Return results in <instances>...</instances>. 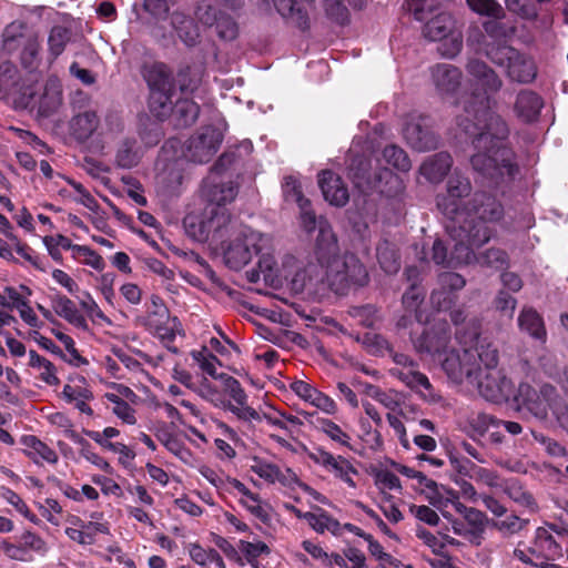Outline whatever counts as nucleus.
Returning a JSON list of instances; mask_svg holds the SVG:
<instances>
[{"mask_svg":"<svg viewBox=\"0 0 568 568\" xmlns=\"http://www.w3.org/2000/svg\"><path fill=\"white\" fill-rule=\"evenodd\" d=\"M52 333L55 338L64 345L65 349L71 355L72 358L69 361L71 365L79 367L89 364V361L83 357L75 348V343L71 336L55 329H52Z\"/></svg>","mask_w":568,"mask_h":568,"instance_id":"680f3d73","label":"nucleus"},{"mask_svg":"<svg viewBox=\"0 0 568 568\" xmlns=\"http://www.w3.org/2000/svg\"><path fill=\"white\" fill-rule=\"evenodd\" d=\"M115 160L118 165L123 169H131L138 165L139 156L136 152L133 151V142L124 140L116 152Z\"/></svg>","mask_w":568,"mask_h":568,"instance_id":"e2e57ef3","label":"nucleus"},{"mask_svg":"<svg viewBox=\"0 0 568 568\" xmlns=\"http://www.w3.org/2000/svg\"><path fill=\"white\" fill-rule=\"evenodd\" d=\"M516 51L517 49L511 45L491 44L488 45L486 55L494 64L506 70Z\"/></svg>","mask_w":568,"mask_h":568,"instance_id":"3c124183","label":"nucleus"},{"mask_svg":"<svg viewBox=\"0 0 568 568\" xmlns=\"http://www.w3.org/2000/svg\"><path fill=\"white\" fill-rule=\"evenodd\" d=\"M504 491L516 504L532 511L537 509L534 496L518 480L507 481Z\"/></svg>","mask_w":568,"mask_h":568,"instance_id":"ea45409f","label":"nucleus"},{"mask_svg":"<svg viewBox=\"0 0 568 568\" xmlns=\"http://www.w3.org/2000/svg\"><path fill=\"white\" fill-rule=\"evenodd\" d=\"M354 184L363 190L378 192L386 197H396L404 191L402 179L388 168L371 171V161L365 158L354 159L349 168Z\"/></svg>","mask_w":568,"mask_h":568,"instance_id":"423d86ee","label":"nucleus"},{"mask_svg":"<svg viewBox=\"0 0 568 568\" xmlns=\"http://www.w3.org/2000/svg\"><path fill=\"white\" fill-rule=\"evenodd\" d=\"M323 8L326 17L338 26H347L351 21V16L347 7L343 0H322Z\"/></svg>","mask_w":568,"mask_h":568,"instance_id":"a18cd8bd","label":"nucleus"},{"mask_svg":"<svg viewBox=\"0 0 568 568\" xmlns=\"http://www.w3.org/2000/svg\"><path fill=\"white\" fill-rule=\"evenodd\" d=\"M317 428L325 433L332 440L352 448L349 440L351 437L346 434L336 423L327 418L317 419Z\"/></svg>","mask_w":568,"mask_h":568,"instance_id":"13d9d810","label":"nucleus"},{"mask_svg":"<svg viewBox=\"0 0 568 568\" xmlns=\"http://www.w3.org/2000/svg\"><path fill=\"white\" fill-rule=\"evenodd\" d=\"M307 456L312 462L321 465L328 471H331L333 468H336V464H338L339 460V456L335 457L332 453L325 450L322 447H316L313 452H308Z\"/></svg>","mask_w":568,"mask_h":568,"instance_id":"0e129e2a","label":"nucleus"},{"mask_svg":"<svg viewBox=\"0 0 568 568\" xmlns=\"http://www.w3.org/2000/svg\"><path fill=\"white\" fill-rule=\"evenodd\" d=\"M448 231H449V234L452 236V239L455 241V244H454V250L452 251L450 254H448V247L444 244V242L439 239L435 240L434 243H433V247H432V251H433V255H432V258L433 261L438 264V265H443V266H446V267H455L459 264H468L473 258H475V252H473V255L468 258V260H460L458 257V252H457V245L459 243V240L458 237H456L454 234H453V225L452 226H447ZM473 251H475V248H473Z\"/></svg>","mask_w":568,"mask_h":568,"instance_id":"c756f323","label":"nucleus"},{"mask_svg":"<svg viewBox=\"0 0 568 568\" xmlns=\"http://www.w3.org/2000/svg\"><path fill=\"white\" fill-rule=\"evenodd\" d=\"M538 3H547L551 0H536ZM506 8L523 19L534 21L538 18L537 7L526 0H505Z\"/></svg>","mask_w":568,"mask_h":568,"instance_id":"09e8293b","label":"nucleus"},{"mask_svg":"<svg viewBox=\"0 0 568 568\" xmlns=\"http://www.w3.org/2000/svg\"><path fill=\"white\" fill-rule=\"evenodd\" d=\"M183 226L190 237L197 242H210L214 247L230 232L229 216L215 212L207 214L206 209L203 215L187 214L183 219Z\"/></svg>","mask_w":568,"mask_h":568,"instance_id":"6e6552de","label":"nucleus"},{"mask_svg":"<svg viewBox=\"0 0 568 568\" xmlns=\"http://www.w3.org/2000/svg\"><path fill=\"white\" fill-rule=\"evenodd\" d=\"M477 261L479 264L485 265L487 267L501 270L508 266L509 256L506 251L493 247L483 252L477 257Z\"/></svg>","mask_w":568,"mask_h":568,"instance_id":"5fc2aeb1","label":"nucleus"},{"mask_svg":"<svg viewBox=\"0 0 568 568\" xmlns=\"http://www.w3.org/2000/svg\"><path fill=\"white\" fill-rule=\"evenodd\" d=\"M505 211L501 202L486 191H476L463 205L459 217L463 221L455 225L453 234L458 237V257L468 260L473 255V248H479L488 243L494 235L491 224L504 217Z\"/></svg>","mask_w":568,"mask_h":568,"instance_id":"7ed1b4c3","label":"nucleus"},{"mask_svg":"<svg viewBox=\"0 0 568 568\" xmlns=\"http://www.w3.org/2000/svg\"><path fill=\"white\" fill-rule=\"evenodd\" d=\"M221 381L224 392L235 402L236 405H245L247 395L241 383L233 376L222 373Z\"/></svg>","mask_w":568,"mask_h":568,"instance_id":"bf43d9fd","label":"nucleus"},{"mask_svg":"<svg viewBox=\"0 0 568 568\" xmlns=\"http://www.w3.org/2000/svg\"><path fill=\"white\" fill-rule=\"evenodd\" d=\"M14 250L22 258L29 262L33 267L41 272H47V265L43 263L42 258L27 243L18 241Z\"/></svg>","mask_w":568,"mask_h":568,"instance_id":"338daca9","label":"nucleus"},{"mask_svg":"<svg viewBox=\"0 0 568 568\" xmlns=\"http://www.w3.org/2000/svg\"><path fill=\"white\" fill-rule=\"evenodd\" d=\"M316 263L295 274L294 286L316 292L326 285L336 295L346 296L368 285L366 265L354 253L341 254L338 240L327 222H320L314 250Z\"/></svg>","mask_w":568,"mask_h":568,"instance_id":"f03ea898","label":"nucleus"},{"mask_svg":"<svg viewBox=\"0 0 568 568\" xmlns=\"http://www.w3.org/2000/svg\"><path fill=\"white\" fill-rule=\"evenodd\" d=\"M204 69L196 64H181L174 77L175 84L183 94H192L199 89Z\"/></svg>","mask_w":568,"mask_h":568,"instance_id":"2f4dec72","label":"nucleus"},{"mask_svg":"<svg viewBox=\"0 0 568 568\" xmlns=\"http://www.w3.org/2000/svg\"><path fill=\"white\" fill-rule=\"evenodd\" d=\"M1 490L2 498L13 506L24 518L32 523L38 520L37 516L30 510L24 500L16 491L8 487H2Z\"/></svg>","mask_w":568,"mask_h":568,"instance_id":"052dcab7","label":"nucleus"},{"mask_svg":"<svg viewBox=\"0 0 568 568\" xmlns=\"http://www.w3.org/2000/svg\"><path fill=\"white\" fill-rule=\"evenodd\" d=\"M471 11L480 14L491 17L496 20L505 17L504 8L497 0H466Z\"/></svg>","mask_w":568,"mask_h":568,"instance_id":"8fccbe9b","label":"nucleus"},{"mask_svg":"<svg viewBox=\"0 0 568 568\" xmlns=\"http://www.w3.org/2000/svg\"><path fill=\"white\" fill-rule=\"evenodd\" d=\"M520 331L526 332L532 338L546 342L547 332L542 316L532 307H524L518 316Z\"/></svg>","mask_w":568,"mask_h":568,"instance_id":"7c9ffc66","label":"nucleus"},{"mask_svg":"<svg viewBox=\"0 0 568 568\" xmlns=\"http://www.w3.org/2000/svg\"><path fill=\"white\" fill-rule=\"evenodd\" d=\"M240 550L253 568H264L257 561V558L262 555L267 556L271 554V548L264 541L251 542L240 540Z\"/></svg>","mask_w":568,"mask_h":568,"instance_id":"49530a36","label":"nucleus"},{"mask_svg":"<svg viewBox=\"0 0 568 568\" xmlns=\"http://www.w3.org/2000/svg\"><path fill=\"white\" fill-rule=\"evenodd\" d=\"M528 524L529 519L510 514L505 519H491L490 527L503 534L515 535L524 530Z\"/></svg>","mask_w":568,"mask_h":568,"instance_id":"de8ad7c7","label":"nucleus"},{"mask_svg":"<svg viewBox=\"0 0 568 568\" xmlns=\"http://www.w3.org/2000/svg\"><path fill=\"white\" fill-rule=\"evenodd\" d=\"M382 154L386 163L399 172H408L412 168L407 153L396 144L386 145Z\"/></svg>","mask_w":568,"mask_h":568,"instance_id":"37998d69","label":"nucleus"},{"mask_svg":"<svg viewBox=\"0 0 568 568\" xmlns=\"http://www.w3.org/2000/svg\"><path fill=\"white\" fill-rule=\"evenodd\" d=\"M282 189L285 199L297 203L300 209H304V205H310V200L303 195L301 183L294 176L284 178Z\"/></svg>","mask_w":568,"mask_h":568,"instance_id":"4d7b16f0","label":"nucleus"},{"mask_svg":"<svg viewBox=\"0 0 568 568\" xmlns=\"http://www.w3.org/2000/svg\"><path fill=\"white\" fill-rule=\"evenodd\" d=\"M223 136L212 125L203 126L195 135L187 141L186 156L195 163H206L217 152Z\"/></svg>","mask_w":568,"mask_h":568,"instance_id":"ddd939ff","label":"nucleus"},{"mask_svg":"<svg viewBox=\"0 0 568 568\" xmlns=\"http://www.w3.org/2000/svg\"><path fill=\"white\" fill-rule=\"evenodd\" d=\"M72 32L63 26H53L48 37V51L50 63L63 53L67 44L71 40Z\"/></svg>","mask_w":568,"mask_h":568,"instance_id":"e433bc0d","label":"nucleus"},{"mask_svg":"<svg viewBox=\"0 0 568 568\" xmlns=\"http://www.w3.org/2000/svg\"><path fill=\"white\" fill-rule=\"evenodd\" d=\"M473 379L477 381L480 395L493 403H498L506 397V392L510 384L505 376H501L497 368L484 372L479 367Z\"/></svg>","mask_w":568,"mask_h":568,"instance_id":"f3484780","label":"nucleus"},{"mask_svg":"<svg viewBox=\"0 0 568 568\" xmlns=\"http://www.w3.org/2000/svg\"><path fill=\"white\" fill-rule=\"evenodd\" d=\"M436 88L444 93H454L462 83V71L452 64L439 63L432 69Z\"/></svg>","mask_w":568,"mask_h":568,"instance_id":"a878e982","label":"nucleus"},{"mask_svg":"<svg viewBox=\"0 0 568 568\" xmlns=\"http://www.w3.org/2000/svg\"><path fill=\"white\" fill-rule=\"evenodd\" d=\"M3 45L8 51L22 45L20 60L23 68L30 72L36 71L39 68L41 44L36 34L29 37H24L22 34L14 36L11 34V31L8 28L4 31Z\"/></svg>","mask_w":568,"mask_h":568,"instance_id":"dca6fc26","label":"nucleus"},{"mask_svg":"<svg viewBox=\"0 0 568 568\" xmlns=\"http://www.w3.org/2000/svg\"><path fill=\"white\" fill-rule=\"evenodd\" d=\"M454 28V21L449 13L439 12L432 17L423 28V34L430 41H439L438 52L447 58H454L463 47L462 39L448 37Z\"/></svg>","mask_w":568,"mask_h":568,"instance_id":"9b49d317","label":"nucleus"},{"mask_svg":"<svg viewBox=\"0 0 568 568\" xmlns=\"http://www.w3.org/2000/svg\"><path fill=\"white\" fill-rule=\"evenodd\" d=\"M174 0H144L143 9L156 19H166Z\"/></svg>","mask_w":568,"mask_h":568,"instance_id":"69168bd1","label":"nucleus"},{"mask_svg":"<svg viewBox=\"0 0 568 568\" xmlns=\"http://www.w3.org/2000/svg\"><path fill=\"white\" fill-rule=\"evenodd\" d=\"M453 158L448 152H438L427 158L419 168V173L430 183H439L448 174Z\"/></svg>","mask_w":568,"mask_h":568,"instance_id":"393cba45","label":"nucleus"},{"mask_svg":"<svg viewBox=\"0 0 568 568\" xmlns=\"http://www.w3.org/2000/svg\"><path fill=\"white\" fill-rule=\"evenodd\" d=\"M471 352L475 354V362L484 372L496 369L498 365V349L491 344H479L476 348H471Z\"/></svg>","mask_w":568,"mask_h":568,"instance_id":"58836bf2","label":"nucleus"},{"mask_svg":"<svg viewBox=\"0 0 568 568\" xmlns=\"http://www.w3.org/2000/svg\"><path fill=\"white\" fill-rule=\"evenodd\" d=\"M171 23L183 43L187 47L196 44L200 34L197 27L191 17L185 16L184 13L174 12L171 17Z\"/></svg>","mask_w":568,"mask_h":568,"instance_id":"f704fd0d","label":"nucleus"},{"mask_svg":"<svg viewBox=\"0 0 568 568\" xmlns=\"http://www.w3.org/2000/svg\"><path fill=\"white\" fill-rule=\"evenodd\" d=\"M555 392V387L551 385H545L541 388V397L529 384H520L516 399L535 417L544 419L547 417L548 407L550 406L546 397H550Z\"/></svg>","mask_w":568,"mask_h":568,"instance_id":"6ab92c4d","label":"nucleus"},{"mask_svg":"<svg viewBox=\"0 0 568 568\" xmlns=\"http://www.w3.org/2000/svg\"><path fill=\"white\" fill-rule=\"evenodd\" d=\"M443 355L445 357L442 359V368L455 383H462L465 378L471 381L473 376L479 371V366L471 362V359H475L471 348L465 347L462 353L452 348Z\"/></svg>","mask_w":568,"mask_h":568,"instance_id":"4468645a","label":"nucleus"},{"mask_svg":"<svg viewBox=\"0 0 568 568\" xmlns=\"http://www.w3.org/2000/svg\"><path fill=\"white\" fill-rule=\"evenodd\" d=\"M466 69L484 90V93L467 98L464 103L466 115L458 121L475 150L470 165L488 186L505 194L519 178L520 166L516 152L506 143L510 134L508 123L490 106L489 94L498 92L503 81L480 60H469Z\"/></svg>","mask_w":568,"mask_h":568,"instance_id":"f257e3e1","label":"nucleus"},{"mask_svg":"<svg viewBox=\"0 0 568 568\" xmlns=\"http://www.w3.org/2000/svg\"><path fill=\"white\" fill-rule=\"evenodd\" d=\"M403 135L407 144L418 152L430 151L438 145V136L432 131L427 116L419 115L407 121Z\"/></svg>","mask_w":568,"mask_h":568,"instance_id":"2eb2a0df","label":"nucleus"},{"mask_svg":"<svg viewBox=\"0 0 568 568\" xmlns=\"http://www.w3.org/2000/svg\"><path fill=\"white\" fill-rule=\"evenodd\" d=\"M141 75L149 88L148 105L150 112L164 120L172 111L175 81L168 64L160 61L146 62L141 67Z\"/></svg>","mask_w":568,"mask_h":568,"instance_id":"39448f33","label":"nucleus"},{"mask_svg":"<svg viewBox=\"0 0 568 568\" xmlns=\"http://www.w3.org/2000/svg\"><path fill=\"white\" fill-rule=\"evenodd\" d=\"M409 511L419 521L425 523L429 526H437L439 524L440 519L438 514L429 506L412 504L409 506Z\"/></svg>","mask_w":568,"mask_h":568,"instance_id":"774afa93","label":"nucleus"},{"mask_svg":"<svg viewBox=\"0 0 568 568\" xmlns=\"http://www.w3.org/2000/svg\"><path fill=\"white\" fill-rule=\"evenodd\" d=\"M450 342V327L446 321L435 322L425 327L422 334L413 339L416 352L420 355L438 357L446 353Z\"/></svg>","mask_w":568,"mask_h":568,"instance_id":"f8f14e48","label":"nucleus"},{"mask_svg":"<svg viewBox=\"0 0 568 568\" xmlns=\"http://www.w3.org/2000/svg\"><path fill=\"white\" fill-rule=\"evenodd\" d=\"M260 236L254 232H235L232 222L230 232L222 237L215 248L223 253L225 264L232 270H241L248 264L254 255L261 252Z\"/></svg>","mask_w":568,"mask_h":568,"instance_id":"0eeeda50","label":"nucleus"},{"mask_svg":"<svg viewBox=\"0 0 568 568\" xmlns=\"http://www.w3.org/2000/svg\"><path fill=\"white\" fill-rule=\"evenodd\" d=\"M449 317L454 325L457 326L456 338L459 341L460 344L466 346L468 344L471 345L473 343L477 342V339L479 338V326L471 325L470 329L464 333L462 327H459L465 323L466 320V315L463 310H453L449 314Z\"/></svg>","mask_w":568,"mask_h":568,"instance_id":"79ce46f5","label":"nucleus"},{"mask_svg":"<svg viewBox=\"0 0 568 568\" xmlns=\"http://www.w3.org/2000/svg\"><path fill=\"white\" fill-rule=\"evenodd\" d=\"M473 185L469 178L454 172L446 182V193L436 196V205L444 216L452 223L459 221L464 199L473 195Z\"/></svg>","mask_w":568,"mask_h":568,"instance_id":"9d476101","label":"nucleus"},{"mask_svg":"<svg viewBox=\"0 0 568 568\" xmlns=\"http://www.w3.org/2000/svg\"><path fill=\"white\" fill-rule=\"evenodd\" d=\"M455 509L460 514L466 523L469 534V542L480 546L487 526H490L491 519L487 515L474 507H468L462 503L455 505Z\"/></svg>","mask_w":568,"mask_h":568,"instance_id":"b1692460","label":"nucleus"},{"mask_svg":"<svg viewBox=\"0 0 568 568\" xmlns=\"http://www.w3.org/2000/svg\"><path fill=\"white\" fill-rule=\"evenodd\" d=\"M197 14L202 23L214 27L215 33L221 40L232 41L237 38L239 26L231 16L217 12L212 7H207L203 12L200 8Z\"/></svg>","mask_w":568,"mask_h":568,"instance_id":"4be33fe9","label":"nucleus"},{"mask_svg":"<svg viewBox=\"0 0 568 568\" xmlns=\"http://www.w3.org/2000/svg\"><path fill=\"white\" fill-rule=\"evenodd\" d=\"M276 11L285 20L292 21L302 32L310 30V18L304 6L298 4L295 0H272Z\"/></svg>","mask_w":568,"mask_h":568,"instance_id":"bb28decb","label":"nucleus"},{"mask_svg":"<svg viewBox=\"0 0 568 568\" xmlns=\"http://www.w3.org/2000/svg\"><path fill=\"white\" fill-rule=\"evenodd\" d=\"M501 419L494 415L479 413L469 419L470 437L477 439L483 437L489 427H499Z\"/></svg>","mask_w":568,"mask_h":568,"instance_id":"c03bdc74","label":"nucleus"},{"mask_svg":"<svg viewBox=\"0 0 568 568\" xmlns=\"http://www.w3.org/2000/svg\"><path fill=\"white\" fill-rule=\"evenodd\" d=\"M20 443L27 447L24 454L37 465L41 464V460L49 464H57L59 456L51 447L39 439L36 435H23L20 438Z\"/></svg>","mask_w":568,"mask_h":568,"instance_id":"cd10ccee","label":"nucleus"},{"mask_svg":"<svg viewBox=\"0 0 568 568\" xmlns=\"http://www.w3.org/2000/svg\"><path fill=\"white\" fill-rule=\"evenodd\" d=\"M20 74L17 65L11 61L0 63V90L11 92L17 89Z\"/></svg>","mask_w":568,"mask_h":568,"instance_id":"603ef678","label":"nucleus"},{"mask_svg":"<svg viewBox=\"0 0 568 568\" xmlns=\"http://www.w3.org/2000/svg\"><path fill=\"white\" fill-rule=\"evenodd\" d=\"M4 293L8 298L13 302V307L19 310L21 318L32 327L39 326V320L33 310L30 307L29 302L24 300L18 291L12 286H6Z\"/></svg>","mask_w":568,"mask_h":568,"instance_id":"4c0bfd02","label":"nucleus"},{"mask_svg":"<svg viewBox=\"0 0 568 568\" xmlns=\"http://www.w3.org/2000/svg\"><path fill=\"white\" fill-rule=\"evenodd\" d=\"M48 542L31 529H26L11 541L2 539L0 550L3 555L16 561L31 562L36 557H45L49 552Z\"/></svg>","mask_w":568,"mask_h":568,"instance_id":"1a4fd4ad","label":"nucleus"},{"mask_svg":"<svg viewBox=\"0 0 568 568\" xmlns=\"http://www.w3.org/2000/svg\"><path fill=\"white\" fill-rule=\"evenodd\" d=\"M52 308L55 314L65 320L71 325L82 331H88L89 325L84 316L78 311L73 301L62 294H57L51 298Z\"/></svg>","mask_w":568,"mask_h":568,"instance_id":"c85d7f7f","label":"nucleus"},{"mask_svg":"<svg viewBox=\"0 0 568 568\" xmlns=\"http://www.w3.org/2000/svg\"><path fill=\"white\" fill-rule=\"evenodd\" d=\"M318 186L324 199L332 205L342 207L349 200L347 186L342 178L331 170H323L318 173Z\"/></svg>","mask_w":568,"mask_h":568,"instance_id":"412c9836","label":"nucleus"},{"mask_svg":"<svg viewBox=\"0 0 568 568\" xmlns=\"http://www.w3.org/2000/svg\"><path fill=\"white\" fill-rule=\"evenodd\" d=\"M99 119L93 111H85L72 118L70 129L73 136L79 141L88 140L97 130Z\"/></svg>","mask_w":568,"mask_h":568,"instance_id":"c9c22d12","label":"nucleus"},{"mask_svg":"<svg viewBox=\"0 0 568 568\" xmlns=\"http://www.w3.org/2000/svg\"><path fill=\"white\" fill-rule=\"evenodd\" d=\"M424 297V290L419 285H409L402 297V303L406 312L415 313V317L418 322H420L422 318L420 315L417 314V311Z\"/></svg>","mask_w":568,"mask_h":568,"instance_id":"6e6d98bb","label":"nucleus"},{"mask_svg":"<svg viewBox=\"0 0 568 568\" xmlns=\"http://www.w3.org/2000/svg\"><path fill=\"white\" fill-rule=\"evenodd\" d=\"M172 114L174 119L175 126L178 128H189L193 125L200 114V105L190 99H181L172 103Z\"/></svg>","mask_w":568,"mask_h":568,"instance_id":"72a5a7b5","label":"nucleus"},{"mask_svg":"<svg viewBox=\"0 0 568 568\" xmlns=\"http://www.w3.org/2000/svg\"><path fill=\"white\" fill-rule=\"evenodd\" d=\"M254 464L251 465V471L256 474L264 480L274 484L276 481L285 484L286 477L280 469V467L272 463H266L258 457H254Z\"/></svg>","mask_w":568,"mask_h":568,"instance_id":"a19ab883","label":"nucleus"},{"mask_svg":"<svg viewBox=\"0 0 568 568\" xmlns=\"http://www.w3.org/2000/svg\"><path fill=\"white\" fill-rule=\"evenodd\" d=\"M505 72L513 82L530 84L537 78L538 68L532 57L517 50Z\"/></svg>","mask_w":568,"mask_h":568,"instance_id":"5701e85b","label":"nucleus"},{"mask_svg":"<svg viewBox=\"0 0 568 568\" xmlns=\"http://www.w3.org/2000/svg\"><path fill=\"white\" fill-rule=\"evenodd\" d=\"M206 197V213H224L229 216V224L232 222V215L226 207L227 203L234 201L237 195V186L233 182L219 183L205 186L203 190Z\"/></svg>","mask_w":568,"mask_h":568,"instance_id":"a211bd4d","label":"nucleus"},{"mask_svg":"<svg viewBox=\"0 0 568 568\" xmlns=\"http://www.w3.org/2000/svg\"><path fill=\"white\" fill-rule=\"evenodd\" d=\"M192 357L199 364L200 368L204 373H206L214 379L221 381L220 376H222V373L219 374L216 372V367H215V364L216 363L220 364V361L217 359V357L214 354L209 352V349L206 347H203L201 351H193Z\"/></svg>","mask_w":568,"mask_h":568,"instance_id":"864d4df0","label":"nucleus"},{"mask_svg":"<svg viewBox=\"0 0 568 568\" xmlns=\"http://www.w3.org/2000/svg\"><path fill=\"white\" fill-rule=\"evenodd\" d=\"M568 544V527L547 523L536 528L529 544L518 542L514 558L524 565L537 568H560L549 564L564 556V546Z\"/></svg>","mask_w":568,"mask_h":568,"instance_id":"20e7f679","label":"nucleus"},{"mask_svg":"<svg viewBox=\"0 0 568 568\" xmlns=\"http://www.w3.org/2000/svg\"><path fill=\"white\" fill-rule=\"evenodd\" d=\"M376 257L381 268L386 274H396L400 268V255L396 245L384 239L376 246Z\"/></svg>","mask_w":568,"mask_h":568,"instance_id":"473e14b6","label":"nucleus"},{"mask_svg":"<svg viewBox=\"0 0 568 568\" xmlns=\"http://www.w3.org/2000/svg\"><path fill=\"white\" fill-rule=\"evenodd\" d=\"M542 97L530 89H521L514 102L516 118L527 124L537 122L544 108Z\"/></svg>","mask_w":568,"mask_h":568,"instance_id":"aec40b11","label":"nucleus"}]
</instances>
